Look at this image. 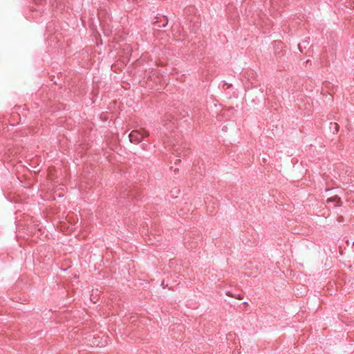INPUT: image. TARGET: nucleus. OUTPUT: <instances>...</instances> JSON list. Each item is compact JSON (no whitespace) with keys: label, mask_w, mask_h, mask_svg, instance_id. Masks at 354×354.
Listing matches in <instances>:
<instances>
[{"label":"nucleus","mask_w":354,"mask_h":354,"mask_svg":"<svg viewBox=\"0 0 354 354\" xmlns=\"http://www.w3.org/2000/svg\"><path fill=\"white\" fill-rule=\"evenodd\" d=\"M149 132L144 129H141L140 130H133L132 131L129 137L131 142L134 144L140 143L145 138L149 136Z\"/></svg>","instance_id":"1"},{"label":"nucleus","mask_w":354,"mask_h":354,"mask_svg":"<svg viewBox=\"0 0 354 354\" xmlns=\"http://www.w3.org/2000/svg\"><path fill=\"white\" fill-rule=\"evenodd\" d=\"M333 201L337 202L339 205H341V203H342L341 199H340V198L337 197V196L330 198L327 200L328 203L333 202Z\"/></svg>","instance_id":"2"},{"label":"nucleus","mask_w":354,"mask_h":354,"mask_svg":"<svg viewBox=\"0 0 354 354\" xmlns=\"http://www.w3.org/2000/svg\"><path fill=\"white\" fill-rule=\"evenodd\" d=\"M335 129L337 131L339 130V125H338V124L337 123H335Z\"/></svg>","instance_id":"3"},{"label":"nucleus","mask_w":354,"mask_h":354,"mask_svg":"<svg viewBox=\"0 0 354 354\" xmlns=\"http://www.w3.org/2000/svg\"><path fill=\"white\" fill-rule=\"evenodd\" d=\"M337 220H338V221L341 222L343 220V217L339 216Z\"/></svg>","instance_id":"4"}]
</instances>
